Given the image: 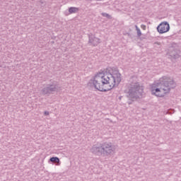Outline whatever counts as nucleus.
<instances>
[{"mask_svg":"<svg viewBox=\"0 0 181 181\" xmlns=\"http://www.w3.org/2000/svg\"><path fill=\"white\" fill-rule=\"evenodd\" d=\"M112 74L102 72L97 74L93 79L90 80L88 86L103 93H107V91L112 90L114 87L118 86L122 80L121 74L117 68H112Z\"/></svg>","mask_w":181,"mask_h":181,"instance_id":"f257e3e1","label":"nucleus"},{"mask_svg":"<svg viewBox=\"0 0 181 181\" xmlns=\"http://www.w3.org/2000/svg\"><path fill=\"white\" fill-rule=\"evenodd\" d=\"M128 98H131L132 101L145 97L144 92V86L136 81V77L132 76L130 78V87L128 91Z\"/></svg>","mask_w":181,"mask_h":181,"instance_id":"f03ea898","label":"nucleus"},{"mask_svg":"<svg viewBox=\"0 0 181 181\" xmlns=\"http://www.w3.org/2000/svg\"><path fill=\"white\" fill-rule=\"evenodd\" d=\"M115 151V146L111 142H104L95 144L90 148V152L97 156H110Z\"/></svg>","mask_w":181,"mask_h":181,"instance_id":"7ed1b4c3","label":"nucleus"},{"mask_svg":"<svg viewBox=\"0 0 181 181\" xmlns=\"http://www.w3.org/2000/svg\"><path fill=\"white\" fill-rule=\"evenodd\" d=\"M176 87V82L169 76H163L160 78L159 97H165L170 93L172 88Z\"/></svg>","mask_w":181,"mask_h":181,"instance_id":"20e7f679","label":"nucleus"},{"mask_svg":"<svg viewBox=\"0 0 181 181\" xmlns=\"http://www.w3.org/2000/svg\"><path fill=\"white\" fill-rule=\"evenodd\" d=\"M59 88L60 86H59V83L53 79H51L49 83L45 85L41 90V93L42 95H50V94L57 93Z\"/></svg>","mask_w":181,"mask_h":181,"instance_id":"39448f33","label":"nucleus"},{"mask_svg":"<svg viewBox=\"0 0 181 181\" xmlns=\"http://www.w3.org/2000/svg\"><path fill=\"white\" fill-rule=\"evenodd\" d=\"M167 56L170 60H176L180 59L181 52L180 49L174 47H170L168 52H167Z\"/></svg>","mask_w":181,"mask_h":181,"instance_id":"423d86ee","label":"nucleus"},{"mask_svg":"<svg viewBox=\"0 0 181 181\" xmlns=\"http://www.w3.org/2000/svg\"><path fill=\"white\" fill-rule=\"evenodd\" d=\"M159 29L160 34L166 33L170 30V25H169V23L164 21L159 24Z\"/></svg>","mask_w":181,"mask_h":181,"instance_id":"0eeeda50","label":"nucleus"},{"mask_svg":"<svg viewBox=\"0 0 181 181\" xmlns=\"http://www.w3.org/2000/svg\"><path fill=\"white\" fill-rule=\"evenodd\" d=\"M159 82H155L152 85H151V91L153 95H156V97H159L158 94L156 93H159Z\"/></svg>","mask_w":181,"mask_h":181,"instance_id":"6e6552de","label":"nucleus"},{"mask_svg":"<svg viewBox=\"0 0 181 181\" xmlns=\"http://www.w3.org/2000/svg\"><path fill=\"white\" fill-rule=\"evenodd\" d=\"M89 41L88 43H90V45H93V46H97L100 43V39L94 36L93 34L88 35Z\"/></svg>","mask_w":181,"mask_h":181,"instance_id":"1a4fd4ad","label":"nucleus"},{"mask_svg":"<svg viewBox=\"0 0 181 181\" xmlns=\"http://www.w3.org/2000/svg\"><path fill=\"white\" fill-rule=\"evenodd\" d=\"M49 162L53 163H60V159L58 157H52L49 158Z\"/></svg>","mask_w":181,"mask_h":181,"instance_id":"9d476101","label":"nucleus"},{"mask_svg":"<svg viewBox=\"0 0 181 181\" xmlns=\"http://www.w3.org/2000/svg\"><path fill=\"white\" fill-rule=\"evenodd\" d=\"M78 11V8H76V7H70L69 8V13H77Z\"/></svg>","mask_w":181,"mask_h":181,"instance_id":"9b49d317","label":"nucleus"},{"mask_svg":"<svg viewBox=\"0 0 181 181\" xmlns=\"http://www.w3.org/2000/svg\"><path fill=\"white\" fill-rule=\"evenodd\" d=\"M135 28H136L138 37H141V36H142V33L141 32V29L138 28V25H135Z\"/></svg>","mask_w":181,"mask_h":181,"instance_id":"f8f14e48","label":"nucleus"},{"mask_svg":"<svg viewBox=\"0 0 181 181\" xmlns=\"http://www.w3.org/2000/svg\"><path fill=\"white\" fill-rule=\"evenodd\" d=\"M101 15L102 16H103L104 18H107V19H112V17L107 13H102Z\"/></svg>","mask_w":181,"mask_h":181,"instance_id":"ddd939ff","label":"nucleus"},{"mask_svg":"<svg viewBox=\"0 0 181 181\" xmlns=\"http://www.w3.org/2000/svg\"><path fill=\"white\" fill-rule=\"evenodd\" d=\"M39 4H40L41 6H45L46 5V1H45V0H40L39 1Z\"/></svg>","mask_w":181,"mask_h":181,"instance_id":"4468645a","label":"nucleus"},{"mask_svg":"<svg viewBox=\"0 0 181 181\" xmlns=\"http://www.w3.org/2000/svg\"><path fill=\"white\" fill-rule=\"evenodd\" d=\"M141 29H143V30H146V25H141Z\"/></svg>","mask_w":181,"mask_h":181,"instance_id":"2eb2a0df","label":"nucleus"},{"mask_svg":"<svg viewBox=\"0 0 181 181\" xmlns=\"http://www.w3.org/2000/svg\"><path fill=\"white\" fill-rule=\"evenodd\" d=\"M44 115H49V112H48V111H45V112H44Z\"/></svg>","mask_w":181,"mask_h":181,"instance_id":"dca6fc26","label":"nucleus"},{"mask_svg":"<svg viewBox=\"0 0 181 181\" xmlns=\"http://www.w3.org/2000/svg\"><path fill=\"white\" fill-rule=\"evenodd\" d=\"M156 30H157V32H159V25L157 26Z\"/></svg>","mask_w":181,"mask_h":181,"instance_id":"f3484780","label":"nucleus"},{"mask_svg":"<svg viewBox=\"0 0 181 181\" xmlns=\"http://www.w3.org/2000/svg\"><path fill=\"white\" fill-rule=\"evenodd\" d=\"M119 98V100H121V98H122V96H120Z\"/></svg>","mask_w":181,"mask_h":181,"instance_id":"a211bd4d","label":"nucleus"},{"mask_svg":"<svg viewBox=\"0 0 181 181\" xmlns=\"http://www.w3.org/2000/svg\"><path fill=\"white\" fill-rule=\"evenodd\" d=\"M128 104L131 105V104H132V103H131V102H128Z\"/></svg>","mask_w":181,"mask_h":181,"instance_id":"6ab92c4d","label":"nucleus"}]
</instances>
